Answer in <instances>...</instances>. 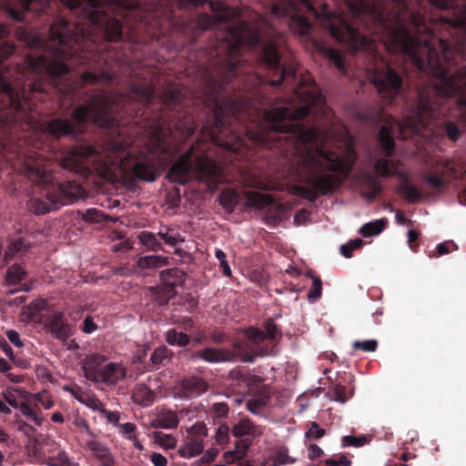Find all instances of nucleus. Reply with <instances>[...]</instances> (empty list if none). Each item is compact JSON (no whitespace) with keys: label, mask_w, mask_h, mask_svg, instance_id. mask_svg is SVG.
Segmentation results:
<instances>
[{"label":"nucleus","mask_w":466,"mask_h":466,"mask_svg":"<svg viewBox=\"0 0 466 466\" xmlns=\"http://www.w3.org/2000/svg\"><path fill=\"white\" fill-rule=\"evenodd\" d=\"M390 10L379 0H360L351 6L358 23L370 34L367 36L349 24L340 15L323 10V25L331 36L354 54L360 50L377 56V41L389 52L409 58L418 71L430 76L429 84L418 90L413 104H420L425 96L428 105L451 104L459 66L457 41L462 35L455 33L451 22L459 17L466 1L431 0L435 7L451 11L441 15L439 23L428 22L418 11L410 10L405 0H390Z\"/></svg>","instance_id":"f257e3e1"},{"label":"nucleus","mask_w":466,"mask_h":466,"mask_svg":"<svg viewBox=\"0 0 466 466\" xmlns=\"http://www.w3.org/2000/svg\"><path fill=\"white\" fill-rule=\"evenodd\" d=\"M262 60L268 70L269 84L279 86L285 83L304 106L294 110L288 106L265 110L264 123L245 126V137L285 157H299L305 171L302 179L305 185L294 186L293 192L314 203L319 197L331 195L341 187L355 164V149L349 145L347 156L343 157L324 148L329 130L319 126L308 128L301 123H294L309 116L315 107H321L328 114L320 90L309 73L299 76L294 65L282 66L279 50L272 43L264 46Z\"/></svg>","instance_id":"f03ea898"},{"label":"nucleus","mask_w":466,"mask_h":466,"mask_svg":"<svg viewBox=\"0 0 466 466\" xmlns=\"http://www.w3.org/2000/svg\"><path fill=\"white\" fill-rule=\"evenodd\" d=\"M157 99L163 112L146 129V141L141 147L132 149L131 138L119 132L117 137L106 141L101 150L86 144L73 146L61 157L60 166L84 177L93 173L108 177L114 169H119L130 178L155 181L179 153L175 133L187 139L198 128L178 88L163 87Z\"/></svg>","instance_id":"7ed1b4c3"},{"label":"nucleus","mask_w":466,"mask_h":466,"mask_svg":"<svg viewBox=\"0 0 466 466\" xmlns=\"http://www.w3.org/2000/svg\"><path fill=\"white\" fill-rule=\"evenodd\" d=\"M246 28L245 23L226 25L215 49L216 68L211 71L208 67L201 76L202 100L209 114L201 132L214 144L230 151H237L243 145V138L234 130L232 122L243 121L249 106L247 96L232 92L236 89L233 81L241 73Z\"/></svg>","instance_id":"20e7f679"},{"label":"nucleus","mask_w":466,"mask_h":466,"mask_svg":"<svg viewBox=\"0 0 466 466\" xmlns=\"http://www.w3.org/2000/svg\"><path fill=\"white\" fill-rule=\"evenodd\" d=\"M425 99V96H422L420 104H412L401 120L389 116L385 124L380 128L379 143L386 157L379 158L374 165L375 172L379 176L388 177L396 169L393 161L387 158L392 157L395 151V130H398L405 139L411 134H418L422 129L431 128L436 120L446 116L452 106V104L444 103L429 106Z\"/></svg>","instance_id":"39448f33"},{"label":"nucleus","mask_w":466,"mask_h":466,"mask_svg":"<svg viewBox=\"0 0 466 466\" xmlns=\"http://www.w3.org/2000/svg\"><path fill=\"white\" fill-rule=\"evenodd\" d=\"M195 154L196 147L191 145L170 167L167 178L185 185L196 177L198 182L205 183L209 190L215 191L224 182L223 167L204 153Z\"/></svg>","instance_id":"423d86ee"},{"label":"nucleus","mask_w":466,"mask_h":466,"mask_svg":"<svg viewBox=\"0 0 466 466\" xmlns=\"http://www.w3.org/2000/svg\"><path fill=\"white\" fill-rule=\"evenodd\" d=\"M305 12L312 14L316 17L319 15L310 0H282L271 7L272 15L289 20L298 27L301 35H309L312 26L309 18L306 17Z\"/></svg>","instance_id":"0eeeda50"},{"label":"nucleus","mask_w":466,"mask_h":466,"mask_svg":"<svg viewBox=\"0 0 466 466\" xmlns=\"http://www.w3.org/2000/svg\"><path fill=\"white\" fill-rule=\"evenodd\" d=\"M266 332L250 327L245 330L241 342L248 346V355L252 358V362L256 357L271 355L277 342L281 337V333L272 319H268L265 322Z\"/></svg>","instance_id":"6e6552de"},{"label":"nucleus","mask_w":466,"mask_h":466,"mask_svg":"<svg viewBox=\"0 0 466 466\" xmlns=\"http://www.w3.org/2000/svg\"><path fill=\"white\" fill-rule=\"evenodd\" d=\"M370 75L372 83L389 104L402 93V76L389 63H385L381 68H374Z\"/></svg>","instance_id":"1a4fd4ad"},{"label":"nucleus","mask_w":466,"mask_h":466,"mask_svg":"<svg viewBox=\"0 0 466 466\" xmlns=\"http://www.w3.org/2000/svg\"><path fill=\"white\" fill-rule=\"evenodd\" d=\"M248 349L247 344L237 340L233 343L232 349L205 348L193 352L191 359L201 360L208 363L233 361L237 359L245 362H252V358L248 353Z\"/></svg>","instance_id":"9d476101"},{"label":"nucleus","mask_w":466,"mask_h":466,"mask_svg":"<svg viewBox=\"0 0 466 466\" xmlns=\"http://www.w3.org/2000/svg\"><path fill=\"white\" fill-rule=\"evenodd\" d=\"M247 208L262 210L267 208L265 218L268 225H277L280 223L285 216L286 209L282 204L274 202L272 197L268 194L248 191L245 193V204Z\"/></svg>","instance_id":"9b49d317"},{"label":"nucleus","mask_w":466,"mask_h":466,"mask_svg":"<svg viewBox=\"0 0 466 466\" xmlns=\"http://www.w3.org/2000/svg\"><path fill=\"white\" fill-rule=\"evenodd\" d=\"M441 167L438 171H424L421 179L433 189H441L447 187L446 177H463L466 176V169L462 162H456L453 159H443L437 163Z\"/></svg>","instance_id":"f8f14e48"},{"label":"nucleus","mask_w":466,"mask_h":466,"mask_svg":"<svg viewBox=\"0 0 466 466\" xmlns=\"http://www.w3.org/2000/svg\"><path fill=\"white\" fill-rule=\"evenodd\" d=\"M5 281L9 286L23 285V289H14L10 291H31L38 289V281L30 279L28 281L27 271L19 264L11 265L5 273Z\"/></svg>","instance_id":"ddd939ff"},{"label":"nucleus","mask_w":466,"mask_h":466,"mask_svg":"<svg viewBox=\"0 0 466 466\" xmlns=\"http://www.w3.org/2000/svg\"><path fill=\"white\" fill-rule=\"evenodd\" d=\"M208 383L201 377L190 376L183 379L179 385V393L184 398H196L205 393Z\"/></svg>","instance_id":"4468645a"},{"label":"nucleus","mask_w":466,"mask_h":466,"mask_svg":"<svg viewBox=\"0 0 466 466\" xmlns=\"http://www.w3.org/2000/svg\"><path fill=\"white\" fill-rule=\"evenodd\" d=\"M127 376V369L121 363L109 362L102 368L96 382L115 385Z\"/></svg>","instance_id":"2eb2a0df"},{"label":"nucleus","mask_w":466,"mask_h":466,"mask_svg":"<svg viewBox=\"0 0 466 466\" xmlns=\"http://www.w3.org/2000/svg\"><path fill=\"white\" fill-rule=\"evenodd\" d=\"M106 360V358L98 353L87 356L82 367L85 377L91 381H97V376L102 370L100 367Z\"/></svg>","instance_id":"dca6fc26"},{"label":"nucleus","mask_w":466,"mask_h":466,"mask_svg":"<svg viewBox=\"0 0 466 466\" xmlns=\"http://www.w3.org/2000/svg\"><path fill=\"white\" fill-rule=\"evenodd\" d=\"M163 284L174 290L177 288L185 289L186 273L178 268H172L161 272Z\"/></svg>","instance_id":"f3484780"},{"label":"nucleus","mask_w":466,"mask_h":466,"mask_svg":"<svg viewBox=\"0 0 466 466\" xmlns=\"http://www.w3.org/2000/svg\"><path fill=\"white\" fill-rule=\"evenodd\" d=\"M49 329L51 333L59 339H66L71 334L69 325L66 322L61 311L54 312L49 321Z\"/></svg>","instance_id":"a211bd4d"},{"label":"nucleus","mask_w":466,"mask_h":466,"mask_svg":"<svg viewBox=\"0 0 466 466\" xmlns=\"http://www.w3.org/2000/svg\"><path fill=\"white\" fill-rule=\"evenodd\" d=\"M86 448L91 451L94 458H96L100 464L114 458L110 449L105 443L94 438L86 441Z\"/></svg>","instance_id":"6ab92c4d"},{"label":"nucleus","mask_w":466,"mask_h":466,"mask_svg":"<svg viewBox=\"0 0 466 466\" xmlns=\"http://www.w3.org/2000/svg\"><path fill=\"white\" fill-rule=\"evenodd\" d=\"M178 421V416L175 411L163 409L157 412L151 424L154 428L174 429Z\"/></svg>","instance_id":"aec40b11"},{"label":"nucleus","mask_w":466,"mask_h":466,"mask_svg":"<svg viewBox=\"0 0 466 466\" xmlns=\"http://www.w3.org/2000/svg\"><path fill=\"white\" fill-rule=\"evenodd\" d=\"M133 399L138 405L148 407L155 400V392L145 384H137L133 391Z\"/></svg>","instance_id":"412c9836"},{"label":"nucleus","mask_w":466,"mask_h":466,"mask_svg":"<svg viewBox=\"0 0 466 466\" xmlns=\"http://www.w3.org/2000/svg\"><path fill=\"white\" fill-rule=\"evenodd\" d=\"M30 248L31 244L29 241L24 238H17L8 244L5 251V260L8 261L16 255H24L29 250Z\"/></svg>","instance_id":"4be33fe9"},{"label":"nucleus","mask_w":466,"mask_h":466,"mask_svg":"<svg viewBox=\"0 0 466 466\" xmlns=\"http://www.w3.org/2000/svg\"><path fill=\"white\" fill-rule=\"evenodd\" d=\"M204 450L202 440L198 438H192L181 445L178 449V454L183 458H193L200 453Z\"/></svg>","instance_id":"5701e85b"},{"label":"nucleus","mask_w":466,"mask_h":466,"mask_svg":"<svg viewBox=\"0 0 466 466\" xmlns=\"http://www.w3.org/2000/svg\"><path fill=\"white\" fill-rule=\"evenodd\" d=\"M363 187L365 191L362 196L368 200H373L382 190L380 181L371 174H367L364 177Z\"/></svg>","instance_id":"b1692460"},{"label":"nucleus","mask_w":466,"mask_h":466,"mask_svg":"<svg viewBox=\"0 0 466 466\" xmlns=\"http://www.w3.org/2000/svg\"><path fill=\"white\" fill-rule=\"evenodd\" d=\"M399 193L410 203H416L421 200V192L413 186L408 179H403L399 185Z\"/></svg>","instance_id":"393cba45"},{"label":"nucleus","mask_w":466,"mask_h":466,"mask_svg":"<svg viewBox=\"0 0 466 466\" xmlns=\"http://www.w3.org/2000/svg\"><path fill=\"white\" fill-rule=\"evenodd\" d=\"M171 359V351L166 346L157 347L150 356L152 369L158 370L161 365H167Z\"/></svg>","instance_id":"a878e982"},{"label":"nucleus","mask_w":466,"mask_h":466,"mask_svg":"<svg viewBox=\"0 0 466 466\" xmlns=\"http://www.w3.org/2000/svg\"><path fill=\"white\" fill-rule=\"evenodd\" d=\"M119 428V433L126 438L127 440H129L133 442L134 447L137 451H143L144 446L142 443L138 441L137 435V426L132 422H127L118 425Z\"/></svg>","instance_id":"bb28decb"},{"label":"nucleus","mask_w":466,"mask_h":466,"mask_svg":"<svg viewBox=\"0 0 466 466\" xmlns=\"http://www.w3.org/2000/svg\"><path fill=\"white\" fill-rule=\"evenodd\" d=\"M231 432L237 438L254 436L256 434V427L250 420L243 419L233 426Z\"/></svg>","instance_id":"cd10ccee"},{"label":"nucleus","mask_w":466,"mask_h":466,"mask_svg":"<svg viewBox=\"0 0 466 466\" xmlns=\"http://www.w3.org/2000/svg\"><path fill=\"white\" fill-rule=\"evenodd\" d=\"M388 223L387 218H381L365 223L360 229V233L364 238L377 236L383 231Z\"/></svg>","instance_id":"c85d7f7f"},{"label":"nucleus","mask_w":466,"mask_h":466,"mask_svg":"<svg viewBox=\"0 0 466 466\" xmlns=\"http://www.w3.org/2000/svg\"><path fill=\"white\" fill-rule=\"evenodd\" d=\"M353 394L351 390L349 392L346 386L335 383L329 388L328 395L335 401L345 403L348 401Z\"/></svg>","instance_id":"c756f323"},{"label":"nucleus","mask_w":466,"mask_h":466,"mask_svg":"<svg viewBox=\"0 0 466 466\" xmlns=\"http://www.w3.org/2000/svg\"><path fill=\"white\" fill-rule=\"evenodd\" d=\"M166 340L169 345L186 347L190 342L188 335L183 332H177L175 329H171L167 332Z\"/></svg>","instance_id":"7c9ffc66"},{"label":"nucleus","mask_w":466,"mask_h":466,"mask_svg":"<svg viewBox=\"0 0 466 466\" xmlns=\"http://www.w3.org/2000/svg\"><path fill=\"white\" fill-rule=\"evenodd\" d=\"M167 259L163 256H145L139 258L137 264L141 268H160L167 263Z\"/></svg>","instance_id":"2f4dec72"},{"label":"nucleus","mask_w":466,"mask_h":466,"mask_svg":"<svg viewBox=\"0 0 466 466\" xmlns=\"http://www.w3.org/2000/svg\"><path fill=\"white\" fill-rule=\"evenodd\" d=\"M138 238L143 246L148 249L157 251L162 247L161 243L157 239V237L152 232L143 231L138 235Z\"/></svg>","instance_id":"473e14b6"},{"label":"nucleus","mask_w":466,"mask_h":466,"mask_svg":"<svg viewBox=\"0 0 466 466\" xmlns=\"http://www.w3.org/2000/svg\"><path fill=\"white\" fill-rule=\"evenodd\" d=\"M274 466L291 464L295 460L289 455V450L286 447H281L274 451L272 454Z\"/></svg>","instance_id":"72a5a7b5"},{"label":"nucleus","mask_w":466,"mask_h":466,"mask_svg":"<svg viewBox=\"0 0 466 466\" xmlns=\"http://www.w3.org/2000/svg\"><path fill=\"white\" fill-rule=\"evenodd\" d=\"M69 421L74 425L79 431L86 432L88 436L95 438V433L92 431L89 423L86 419L79 414H76L69 418Z\"/></svg>","instance_id":"f704fd0d"},{"label":"nucleus","mask_w":466,"mask_h":466,"mask_svg":"<svg viewBox=\"0 0 466 466\" xmlns=\"http://www.w3.org/2000/svg\"><path fill=\"white\" fill-rule=\"evenodd\" d=\"M249 447V442L246 439H241L238 441L236 442V450L233 451L226 452L225 456L228 461H229V458L232 460H238L241 459L242 456L245 454L246 451Z\"/></svg>","instance_id":"c9c22d12"},{"label":"nucleus","mask_w":466,"mask_h":466,"mask_svg":"<svg viewBox=\"0 0 466 466\" xmlns=\"http://www.w3.org/2000/svg\"><path fill=\"white\" fill-rule=\"evenodd\" d=\"M82 404L98 412L106 411L105 404L92 392H88Z\"/></svg>","instance_id":"e433bc0d"},{"label":"nucleus","mask_w":466,"mask_h":466,"mask_svg":"<svg viewBox=\"0 0 466 466\" xmlns=\"http://www.w3.org/2000/svg\"><path fill=\"white\" fill-rule=\"evenodd\" d=\"M329 60L342 73L346 72L343 56L333 48H328L326 51Z\"/></svg>","instance_id":"4c0bfd02"},{"label":"nucleus","mask_w":466,"mask_h":466,"mask_svg":"<svg viewBox=\"0 0 466 466\" xmlns=\"http://www.w3.org/2000/svg\"><path fill=\"white\" fill-rule=\"evenodd\" d=\"M83 220L88 223H99L104 220L105 215L96 208H88L81 213Z\"/></svg>","instance_id":"58836bf2"},{"label":"nucleus","mask_w":466,"mask_h":466,"mask_svg":"<svg viewBox=\"0 0 466 466\" xmlns=\"http://www.w3.org/2000/svg\"><path fill=\"white\" fill-rule=\"evenodd\" d=\"M20 411L27 419L32 420L36 426H40L42 423V418L37 414L29 404L26 402H21L19 405Z\"/></svg>","instance_id":"ea45409f"},{"label":"nucleus","mask_w":466,"mask_h":466,"mask_svg":"<svg viewBox=\"0 0 466 466\" xmlns=\"http://www.w3.org/2000/svg\"><path fill=\"white\" fill-rule=\"evenodd\" d=\"M220 204L229 210H233L238 204V195L234 191L222 192L220 195Z\"/></svg>","instance_id":"a19ab883"},{"label":"nucleus","mask_w":466,"mask_h":466,"mask_svg":"<svg viewBox=\"0 0 466 466\" xmlns=\"http://www.w3.org/2000/svg\"><path fill=\"white\" fill-rule=\"evenodd\" d=\"M49 308V302L44 299H37L33 300L29 307V316L30 318H35L38 313L44 309H47Z\"/></svg>","instance_id":"79ce46f5"},{"label":"nucleus","mask_w":466,"mask_h":466,"mask_svg":"<svg viewBox=\"0 0 466 466\" xmlns=\"http://www.w3.org/2000/svg\"><path fill=\"white\" fill-rule=\"evenodd\" d=\"M362 244L363 241L360 238H357L347 244L341 245L339 248L340 254L343 257L350 258L352 257L353 250L361 248Z\"/></svg>","instance_id":"37998d69"},{"label":"nucleus","mask_w":466,"mask_h":466,"mask_svg":"<svg viewBox=\"0 0 466 466\" xmlns=\"http://www.w3.org/2000/svg\"><path fill=\"white\" fill-rule=\"evenodd\" d=\"M352 348L356 350H362L365 352H374L378 348V342L375 339L359 341L356 340L352 344Z\"/></svg>","instance_id":"c03bdc74"},{"label":"nucleus","mask_w":466,"mask_h":466,"mask_svg":"<svg viewBox=\"0 0 466 466\" xmlns=\"http://www.w3.org/2000/svg\"><path fill=\"white\" fill-rule=\"evenodd\" d=\"M216 441L218 444L223 446L228 442L229 440V427L226 424H221L216 431Z\"/></svg>","instance_id":"a18cd8bd"},{"label":"nucleus","mask_w":466,"mask_h":466,"mask_svg":"<svg viewBox=\"0 0 466 466\" xmlns=\"http://www.w3.org/2000/svg\"><path fill=\"white\" fill-rule=\"evenodd\" d=\"M68 461L69 457L67 453L61 451L56 456L49 457L46 464L47 466H66Z\"/></svg>","instance_id":"49530a36"},{"label":"nucleus","mask_w":466,"mask_h":466,"mask_svg":"<svg viewBox=\"0 0 466 466\" xmlns=\"http://www.w3.org/2000/svg\"><path fill=\"white\" fill-rule=\"evenodd\" d=\"M325 430L320 428V426L313 421L310 423L309 429L305 432V437L307 439H316L319 440L325 435Z\"/></svg>","instance_id":"de8ad7c7"},{"label":"nucleus","mask_w":466,"mask_h":466,"mask_svg":"<svg viewBox=\"0 0 466 466\" xmlns=\"http://www.w3.org/2000/svg\"><path fill=\"white\" fill-rule=\"evenodd\" d=\"M64 390L68 391L81 404L88 394L87 391H85L80 386L77 385L65 386Z\"/></svg>","instance_id":"09e8293b"},{"label":"nucleus","mask_w":466,"mask_h":466,"mask_svg":"<svg viewBox=\"0 0 466 466\" xmlns=\"http://www.w3.org/2000/svg\"><path fill=\"white\" fill-rule=\"evenodd\" d=\"M445 132L451 141L455 142L459 139L461 135L460 127L453 122L447 121L445 123Z\"/></svg>","instance_id":"8fccbe9b"},{"label":"nucleus","mask_w":466,"mask_h":466,"mask_svg":"<svg viewBox=\"0 0 466 466\" xmlns=\"http://www.w3.org/2000/svg\"><path fill=\"white\" fill-rule=\"evenodd\" d=\"M158 236L164 240V242L171 247H176L178 243L183 242L184 239L178 233L176 235H170L169 229L167 232H158Z\"/></svg>","instance_id":"3c124183"},{"label":"nucleus","mask_w":466,"mask_h":466,"mask_svg":"<svg viewBox=\"0 0 466 466\" xmlns=\"http://www.w3.org/2000/svg\"><path fill=\"white\" fill-rule=\"evenodd\" d=\"M157 438L159 445L165 449H173L176 446L177 440L171 434L158 433Z\"/></svg>","instance_id":"603ef678"},{"label":"nucleus","mask_w":466,"mask_h":466,"mask_svg":"<svg viewBox=\"0 0 466 466\" xmlns=\"http://www.w3.org/2000/svg\"><path fill=\"white\" fill-rule=\"evenodd\" d=\"M367 442V438L364 435L355 437V436H344L342 438V445L343 446H354L360 447L363 446Z\"/></svg>","instance_id":"864d4df0"},{"label":"nucleus","mask_w":466,"mask_h":466,"mask_svg":"<svg viewBox=\"0 0 466 466\" xmlns=\"http://www.w3.org/2000/svg\"><path fill=\"white\" fill-rule=\"evenodd\" d=\"M268 399V397L249 400L247 403L248 410L253 413H256L258 410L267 404Z\"/></svg>","instance_id":"5fc2aeb1"},{"label":"nucleus","mask_w":466,"mask_h":466,"mask_svg":"<svg viewBox=\"0 0 466 466\" xmlns=\"http://www.w3.org/2000/svg\"><path fill=\"white\" fill-rule=\"evenodd\" d=\"M211 411L218 418H224L228 413V406L225 402H217L212 405Z\"/></svg>","instance_id":"6e6d98bb"},{"label":"nucleus","mask_w":466,"mask_h":466,"mask_svg":"<svg viewBox=\"0 0 466 466\" xmlns=\"http://www.w3.org/2000/svg\"><path fill=\"white\" fill-rule=\"evenodd\" d=\"M306 277L312 279V285L309 291H321L322 281L319 277L314 276L312 272H308Z\"/></svg>","instance_id":"4d7b16f0"},{"label":"nucleus","mask_w":466,"mask_h":466,"mask_svg":"<svg viewBox=\"0 0 466 466\" xmlns=\"http://www.w3.org/2000/svg\"><path fill=\"white\" fill-rule=\"evenodd\" d=\"M6 337L9 339V341L16 347L20 348L24 345L20 339L19 333L14 329L7 330Z\"/></svg>","instance_id":"13d9d810"},{"label":"nucleus","mask_w":466,"mask_h":466,"mask_svg":"<svg viewBox=\"0 0 466 466\" xmlns=\"http://www.w3.org/2000/svg\"><path fill=\"white\" fill-rule=\"evenodd\" d=\"M150 461L154 466H167V460L159 452H153L150 456Z\"/></svg>","instance_id":"bf43d9fd"},{"label":"nucleus","mask_w":466,"mask_h":466,"mask_svg":"<svg viewBox=\"0 0 466 466\" xmlns=\"http://www.w3.org/2000/svg\"><path fill=\"white\" fill-rule=\"evenodd\" d=\"M100 413L105 415V417L106 418V420L109 423H112L117 427H118V425H120L119 424L120 415L117 411H110L106 409L105 412H100Z\"/></svg>","instance_id":"052dcab7"},{"label":"nucleus","mask_w":466,"mask_h":466,"mask_svg":"<svg viewBox=\"0 0 466 466\" xmlns=\"http://www.w3.org/2000/svg\"><path fill=\"white\" fill-rule=\"evenodd\" d=\"M309 458L315 460L323 455V451L317 444H310L308 448Z\"/></svg>","instance_id":"680f3d73"},{"label":"nucleus","mask_w":466,"mask_h":466,"mask_svg":"<svg viewBox=\"0 0 466 466\" xmlns=\"http://www.w3.org/2000/svg\"><path fill=\"white\" fill-rule=\"evenodd\" d=\"M191 432L198 436H207L208 429L203 422H197L191 427Z\"/></svg>","instance_id":"e2e57ef3"},{"label":"nucleus","mask_w":466,"mask_h":466,"mask_svg":"<svg viewBox=\"0 0 466 466\" xmlns=\"http://www.w3.org/2000/svg\"><path fill=\"white\" fill-rule=\"evenodd\" d=\"M97 328L96 324L93 321L91 317H86L83 322V331L86 333H91Z\"/></svg>","instance_id":"0e129e2a"},{"label":"nucleus","mask_w":466,"mask_h":466,"mask_svg":"<svg viewBox=\"0 0 466 466\" xmlns=\"http://www.w3.org/2000/svg\"><path fill=\"white\" fill-rule=\"evenodd\" d=\"M246 381L248 386L259 387L263 382V378L258 375H248Z\"/></svg>","instance_id":"69168bd1"},{"label":"nucleus","mask_w":466,"mask_h":466,"mask_svg":"<svg viewBox=\"0 0 466 466\" xmlns=\"http://www.w3.org/2000/svg\"><path fill=\"white\" fill-rule=\"evenodd\" d=\"M218 451H216V450H209V451H208L204 454V456L202 457V459H201V460H202L204 462H207V463L211 462L212 461H214V460H215V458H216V456L218 455Z\"/></svg>","instance_id":"338daca9"},{"label":"nucleus","mask_w":466,"mask_h":466,"mask_svg":"<svg viewBox=\"0 0 466 466\" xmlns=\"http://www.w3.org/2000/svg\"><path fill=\"white\" fill-rule=\"evenodd\" d=\"M436 252L439 256H441L448 254L450 249L446 243H440L436 248Z\"/></svg>","instance_id":"774afa93"}]
</instances>
